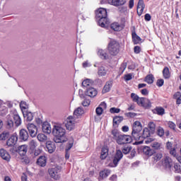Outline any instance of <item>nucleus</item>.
Instances as JSON below:
<instances>
[{
	"mask_svg": "<svg viewBox=\"0 0 181 181\" xmlns=\"http://www.w3.org/2000/svg\"><path fill=\"white\" fill-rule=\"evenodd\" d=\"M173 98H175L176 100V105H180L181 104V93L180 92H177L174 94Z\"/></svg>",
	"mask_w": 181,
	"mask_h": 181,
	"instance_id": "obj_32",
	"label": "nucleus"
},
{
	"mask_svg": "<svg viewBox=\"0 0 181 181\" xmlns=\"http://www.w3.org/2000/svg\"><path fill=\"white\" fill-rule=\"evenodd\" d=\"M9 138V132H4L0 134V141H6Z\"/></svg>",
	"mask_w": 181,
	"mask_h": 181,
	"instance_id": "obj_36",
	"label": "nucleus"
},
{
	"mask_svg": "<svg viewBox=\"0 0 181 181\" xmlns=\"http://www.w3.org/2000/svg\"><path fill=\"white\" fill-rule=\"evenodd\" d=\"M62 171V167L60 165H54L50 169L48 170L49 174L54 179V180H59L60 179V172Z\"/></svg>",
	"mask_w": 181,
	"mask_h": 181,
	"instance_id": "obj_6",
	"label": "nucleus"
},
{
	"mask_svg": "<svg viewBox=\"0 0 181 181\" xmlns=\"http://www.w3.org/2000/svg\"><path fill=\"white\" fill-rule=\"evenodd\" d=\"M163 83H165L163 79H158L157 81L156 84H157L158 87H162V86H163Z\"/></svg>",
	"mask_w": 181,
	"mask_h": 181,
	"instance_id": "obj_58",
	"label": "nucleus"
},
{
	"mask_svg": "<svg viewBox=\"0 0 181 181\" xmlns=\"http://www.w3.org/2000/svg\"><path fill=\"white\" fill-rule=\"evenodd\" d=\"M125 69H127V62H123L119 68V71L122 74L125 71Z\"/></svg>",
	"mask_w": 181,
	"mask_h": 181,
	"instance_id": "obj_52",
	"label": "nucleus"
},
{
	"mask_svg": "<svg viewBox=\"0 0 181 181\" xmlns=\"http://www.w3.org/2000/svg\"><path fill=\"white\" fill-rule=\"evenodd\" d=\"M90 100H84L83 102H82V105L83 107H88V105H90Z\"/></svg>",
	"mask_w": 181,
	"mask_h": 181,
	"instance_id": "obj_57",
	"label": "nucleus"
},
{
	"mask_svg": "<svg viewBox=\"0 0 181 181\" xmlns=\"http://www.w3.org/2000/svg\"><path fill=\"white\" fill-rule=\"evenodd\" d=\"M132 149V147H131L130 146H124L122 148V151L123 152V153L124 155H128V153L129 152H131V150Z\"/></svg>",
	"mask_w": 181,
	"mask_h": 181,
	"instance_id": "obj_37",
	"label": "nucleus"
},
{
	"mask_svg": "<svg viewBox=\"0 0 181 181\" xmlns=\"http://www.w3.org/2000/svg\"><path fill=\"white\" fill-rule=\"evenodd\" d=\"M42 132L45 134H51L52 133V127H50V124L49 122H45L42 124Z\"/></svg>",
	"mask_w": 181,
	"mask_h": 181,
	"instance_id": "obj_19",
	"label": "nucleus"
},
{
	"mask_svg": "<svg viewBox=\"0 0 181 181\" xmlns=\"http://www.w3.org/2000/svg\"><path fill=\"white\" fill-rule=\"evenodd\" d=\"M141 131H142V124H141V122H134L132 126V135L135 141H139V139H141L142 136L141 135Z\"/></svg>",
	"mask_w": 181,
	"mask_h": 181,
	"instance_id": "obj_3",
	"label": "nucleus"
},
{
	"mask_svg": "<svg viewBox=\"0 0 181 181\" xmlns=\"http://www.w3.org/2000/svg\"><path fill=\"white\" fill-rule=\"evenodd\" d=\"M131 98L134 103H136L138 105H141V107H151V103L149 100L145 98H139L138 95L136 93H131Z\"/></svg>",
	"mask_w": 181,
	"mask_h": 181,
	"instance_id": "obj_4",
	"label": "nucleus"
},
{
	"mask_svg": "<svg viewBox=\"0 0 181 181\" xmlns=\"http://www.w3.org/2000/svg\"><path fill=\"white\" fill-rule=\"evenodd\" d=\"M129 7L130 9H132L134 8V0H129Z\"/></svg>",
	"mask_w": 181,
	"mask_h": 181,
	"instance_id": "obj_64",
	"label": "nucleus"
},
{
	"mask_svg": "<svg viewBox=\"0 0 181 181\" xmlns=\"http://www.w3.org/2000/svg\"><path fill=\"white\" fill-rule=\"evenodd\" d=\"M23 114L27 121H32L33 119V113L30 112H23Z\"/></svg>",
	"mask_w": 181,
	"mask_h": 181,
	"instance_id": "obj_29",
	"label": "nucleus"
},
{
	"mask_svg": "<svg viewBox=\"0 0 181 181\" xmlns=\"http://www.w3.org/2000/svg\"><path fill=\"white\" fill-rule=\"evenodd\" d=\"M30 149H35L37 146V143L35 140H31L28 143Z\"/></svg>",
	"mask_w": 181,
	"mask_h": 181,
	"instance_id": "obj_45",
	"label": "nucleus"
},
{
	"mask_svg": "<svg viewBox=\"0 0 181 181\" xmlns=\"http://www.w3.org/2000/svg\"><path fill=\"white\" fill-rule=\"evenodd\" d=\"M108 51L112 56H117L119 53V43L115 40H112L108 45Z\"/></svg>",
	"mask_w": 181,
	"mask_h": 181,
	"instance_id": "obj_7",
	"label": "nucleus"
},
{
	"mask_svg": "<svg viewBox=\"0 0 181 181\" xmlns=\"http://www.w3.org/2000/svg\"><path fill=\"white\" fill-rule=\"evenodd\" d=\"M162 158H163V156L160 153H156L153 156L154 160H156V161L160 160Z\"/></svg>",
	"mask_w": 181,
	"mask_h": 181,
	"instance_id": "obj_48",
	"label": "nucleus"
},
{
	"mask_svg": "<svg viewBox=\"0 0 181 181\" xmlns=\"http://www.w3.org/2000/svg\"><path fill=\"white\" fill-rule=\"evenodd\" d=\"M29 139V134L28 133V131L25 129H22L20 130L19 133V139L21 141H23V142H26L28 139Z\"/></svg>",
	"mask_w": 181,
	"mask_h": 181,
	"instance_id": "obj_14",
	"label": "nucleus"
},
{
	"mask_svg": "<svg viewBox=\"0 0 181 181\" xmlns=\"http://www.w3.org/2000/svg\"><path fill=\"white\" fill-rule=\"evenodd\" d=\"M151 14L149 13H146L145 16H144V19L145 21H146L147 22H149V21H151Z\"/></svg>",
	"mask_w": 181,
	"mask_h": 181,
	"instance_id": "obj_60",
	"label": "nucleus"
},
{
	"mask_svg": "<svg viewBox=\"0 0 181 181\" xmlns=\"http://www.w3.org/2000/svg\"><path fill=\"white\" fill-rule=\"evenodd\" d=\"M163 166H165L166 169H170V168L173 166V160H172V158H170V157L165 156L164 158Z\"/></svg>",
	"mask_w": 181,
	"mask_h": 181,
	"instance_id": "obj_17",
	"label": "nucleus"
},
{
	"mask_svg": "<svg viewBox=\"0 0 181 181\" xmlns=\"http://www.w3.org/2000/svg\"><path fill=\"white\" fill-rule=\"evenodd\" d=\"M90 66H91V64H90L88 61H86L83 63V67H84V69H86V67H90Z\"/></svg>",
	"mask_w": 181,
	"mask_h": 181,
	"instance_id": "obj_62",
	"label": "nucleus"
},
{
	"mask_svg": "<svg viewBox=\"0 0 181 181\" xmlns=\"http://www.w3.org/2000/svg\"><path fill=\"white\" fill-rule=\"evenodd\" d=\"M91 83V80L86 79L82 82V86L83 87H88V86H90Z\"/></svg>",
	"mask_w": 181,
	"mask_h": 181,
	"instance_id": "obj_47",
	"label": "nucleus"
},
{
	"mask_svg": "<svg viewBox=\"0 0 181 181\" xmlns=\"http://www.w3.org/2000/svg\"><path fill=\"white\" fill-rule=\"evenodd\" d=\"M76 124V119L73 116H69L67 117L65 127L68 131H72L74 129V125Z\"/></svg>",
	"mask_w": 181,
	"mask_h": 181,
	"instance_id": "obj_10",
	"label": "nucleus"
},
{
	"mask_svg": "<svg viewBox=\"0 0 181 181\" xmlns=\"http://www.w3.org/2000/svg\"><path fill=\"white\" fill-rule=\"evenodd\" d=\"M13 124H15L16 127H19V125L22 124V119L19 115L15 114L13 116L8 117L7 126L8 128H12V127H13Z\"/></svg>",
	"mask_w": 181,
	"mask_h": 181,
	"instance_id": "obj_5",
	"label": "nucleus"
},
{
	"mask_svg": "<svg viewBox=\"0 0 181 181\" xmlns=\"http://www.w3.org/2000/svg\"><path fill=\"white\" fill-rule=\"evenodd\" d=\"M98 74L101 77L105 76L107 74V69L104 66H100L98 69Z\"/></svg>",
	"mask_w": 181,
	"mask_h": 181,
	"instance_id": "obj_35",
	"label": "nucleus"
},
{
	"mask_svg": "<svg viewBox=\"0 0 181 181\" xmlns=\"http://www.w3.org/2000/svg\"><path fill=\"white\" fill-rule=\"evenodd\" d=\"M112 134L113 135V138L115 139V141H117L118 138H119L121 135L119 132H118L117 129L112 130Z\"/></svg>",
	"mask_w": 181,
	"mask_h": 181,
	"instance_id": "obj_44",
	"label": "nucleus"
},
{
	"mask_svg": "<svg viewBox=\"0 0 181 181\" xmlns=\"http://www.w3.org/2000/svg\"><path fill=\"white\" fill-rule=\"evenodd\" d=\"M134 77V75L132 74H128L124 75V80L125 81H129L130 80H132Z\"/></svg>",
	"mask_w": 181,
	"mask_h": 181,
	"instance_id": "obj_51",
	"label": "nucleus"
},
{
	"mask_svg": "<svg viewBox=\"0 0 181 181\" xmlns=\"http://www.w3.org/2000/svg\"><path fill=\"white\" fill-rule=\"evenodd\" d=\"M98 54L100 57V59H103L104 60L108 59V54H107V52L103 49H99Z\"/></svg>",
	"mask_w": 181,
	"mask_h": 181,
	"instance_id": "obj_31",
	"label": "nucleus"
},
{
	"mask_svg": "<svg viewBox=\"0 0 181 181\" xmlns=\"http://www.w3.org/2000/svg\"><path fill=\"white\" fill-rule=\"evenodd\" d=\"M174 169H175V173H181V168H180V165L179 164L175 163L174 165Z\"/></svg>",
	"mask_w": 181,
	"mask_h": 181,
	"instance_id": "obj_50",
	"label": "nucleus"
},
{
	"mask_svg": "<svg viewBox=\"0 0 181 181\" xmlns=\"http://www.w3.org/2000/svg\"><path fill=\"white\" fill-rule=\"evenodd\" d=\"M110 173H111V171L110 170L101 171L100 173V177H102V179H104V177H107L108 175H110Z\"/></svg>",
	"mask_w": 181,
	"mask_h": 181,
	"instance_id": "obj_42",
	"label": "nucleus"
},
{
	"mask_svg": "<svg viewBox=\"0 0 181 181\" xmlns=\"http://www.w3.org/2000/svg\"><path fill=\"white\" fill-rule=\"evenodd\" d=\"M46 156H41L37 160V164L39 165V166H42V168L46 166Z\"/></svg>",
	"mask_w": 181,
	"mask_h": 181,
	"instance_id": "obj_23",
	"label": "nucleus"
},
{
	"mask_svg": "<svg viewBox=\"0 0 181 181\" xmlns=\"http://www.w3.org/2000/svg\"><path fill=\"white\" fill-rule=\"evenodd\" d=\"M136 9L139 16H141L144 13V9H145V3L144 2V0H139Z\"/></svg>",
	"mask_w": 181,
	"mask_h": 181,
	"instance_id": "obj_16",
	"label": "nucleus"
},
{
	"mask_svg": "<svg viewBox=\"0 0 181 181\" xmlns=\"http://www.w3.org/2000/svg\"><path fill=\"white\" fill-rule=\"evenodd\" d=\"M132 36L133 43L134 45H139V43H141V37L138 36V35H136V33L133 32L132 33Z\"/></svg>",
	"mask_w": 181,
	"mask_h": 181,
	"instance_id": "obj_25",
	"label": "nucleus"
},
{
	"mask_svg": "<svg viewBox=\"0 0 181 181\" xmlns=\"http://www.w3.org/2000/svg\"><path fill=\"white\" fill-rule=\"evenodd\" d=\"M151 146L154 148V149H159L160 148V143L153 142L151 144Z\"/></svg>",
	"mask_w": 181,
	"mask_h": 181,
	"instance_id": "obj_53",
	"label": "nucleus"
},
{
	"mask_svg": "<svg viewBox=\"0 0 181 181\" xmlns=\"http://www.w3.org/2000/svg\"><path fill=\"white\" fill-rule=\"evenodd\" d=\"M18 134L13 133L6 141L7 146H15V144L18 143Z\"/></svg>",
	"mask_w": 181,
	"mask_h": 181,
	"instance_id": "obj_13",
	"label": "nucleus"
},
{
	"mask_svg": "<svg viewBox=\"0 0 181 181\" xmlns=\"http://www.w3.org/2000/svg\"><path fill=\"white\" fill-rule=\"evenodd\" d=\"M119 145H124V144H131L132 142V137L129 135L120 134V136L116 140Z\"/></svg>",
	"mask_w": 181,
	"mask_h": 181,
	"instance_id": "obj_9",
	"label": "nucleus"
},
{
	"mask_svg": "<svg viewBox=\"0 0 181 181\" xmlns=\"http://www.w3.org/2000/svg\"><path fill=\"white\" fill-rule=\"evenodd\" d=\"M157 134L158 135V136H163V135H165V130H163V128L158 127L157 129Z\"/></svg>",
	"mask_w": 181,
	"mask_h": 181,
	"instance_id": "obj_46",
	"label": "nucleus"
},
{
	"mask_svg": "<svg viewBox=\"0 0 181 181\" xmlns=\"http://www.w3.org/2000/svg\"><path fill=\"white\" fill-rule=\"evenodd\" d=\"M170 153L173 156H174V158H176V159L178 160V162H180L181 158L177 156V153H176V149H175V148H171V149L170 150Z\"/></svg>",
	"mask_w": 181,
	"mask_h": 181,
	"instance_id": "obj_39",
	"label": "nucleus"
},
{
	"mask_svg": "<svg viewBox=\"0 0 181 181\" xmlns=\"http://www.w3.org/2000/svg\"><path fill=\"white\" fill-rule=\"evenodd\" d=\"M111 87H112V81H107L102 90L103 94H105V93H108L111 90Z\"/></svg>",
	"mask_w": 181,
	"mask_h": 181,
	"instance_id": "obj_21",
	"label": "nucleus"
},
{
	"mask_svg": "<svg viewBox=\"0 0 181 181\" xmlns=\"http://www.w3.org/2000/svg\"><path fill=\"white\" fill-rule=\"evenodd\" d=\"M153 114H157L158 115H163L165 114V109L163 107H156L153 110Z\"/></svg>",
	"mask_w": 181,
	"mask_h": 181,
	"instance_id": "obj_33",
	"label": "nucleus"
},
{
	"mask_svg": "<svg viewBox=\"0 0 181 181\" xmlns=\"http://www.w3.org/2000/svg\"><path fill=\"white\" fill-rule=\"evenodd\" d=\"M84 114V109L83 107H78L76 108L74 112V116L76 118H80L81 115H83Z\"/></svg>",
	"mask_w": 181,
	"mask_h": 181,
	"instance_id": "obj_22",
	"label": "nucleus"
},
{
	"mask_svg": "<svg viewBox=\"0 0 181 181\" xmlns=\"http://www.w3.org/2000/svg\"><path fill=\"white\" fill-rule=\"evenodd\" d=\"M52 134L55 136L54 141L56 144H64V142H67V139L66 138V129L61 125H54Z\"/></svg>",
	"mask_w": 181,
	"mask_h": 181,
	"instance_id": "obj_1",
	"label": "nucleus"
},
{
	"mask_svg": "<svg viewBox=\"0 0 181 181\" xmlns=\"http://www.w3.org/2000/svg\"><path fill=\"white\" fill-rule=\"evenodd\" d=\"M28 153V146L27 145H22L18 147V153L22 156H25Z\"/></svg>",
	"mask_w": 181,
	"mask_h": 181,
	"instance_id": "obj_24",
	"label": "nucleus"
},
{
	"mask_svg": "<svg viewBox=\"0 0 181 181\" xmlns=\"http://www.w3.org/2000/svg\"><path fill=\"white\" fill-rule=\"evenodd\" d=\"M124 155L122 154V151L121 150H117L115 155L113 157L112 163L109 164L110 168H117L118 165V162L122 159Z\"/></svg>",
	"mask_w": 181,
	"mask_h": 181,
	"instance_id": "obj_8",
	"label": "nucleus"
},
{
	"mask_svg": "<svg viewBox=\"0 0 181 181\" xmlns=\"http://www.w3.org/2000/svg\"><path fill=\"white\" fill-rule=\"evenodd\" d=\"M124 118L122 117H115L113 118V125L115 127V125H118Z\"/></svg>",
	"mask_w": 181,
	"mask_h": 181,
	"instance_id": "obj_40",
	"label": "nucleus"
},
{
	"mask_svg": "<svg viewBox=\"0 0 181 181\" xmlns=\"http://www.w3.org/2000/svg\"><path fill=\"white\" fill-rule=\"evenodd\" d=\"M168 125L169 128H170V129H173V131H175V129H176V124L173 122H168Z\"/></svg>",
	"mask_w": 181,
	"mask_h": 181,
	"instance_id": "obj_54",
	"label": "nucleus"
},
{
	"mask_svg": "<svg viewBox=\"0 0 181 181\" xmlns=\"http://www.w3.org/2000/svg\"><path fill=\"white\" fill-rule=\"evenodd\" d=\"M120 111L121 110L117 107H112L110 109V112H111V114H118Z\"/></svg>",
	"mask_w": 181,
	"mask_h": 181,
	"instance_id": "obj_49",
	"label": "nucleus"
},
{
	"mask_svg": "<svg viewBox=\"0 0 181 181\" xmlns=\"http://www.w3.org/2000/svg\"><path fill=\"white\" fill-rule=\"evenodd\" d=\"M163 74L164 78H170V72H169V68L165 67L163 71Z\"/></svg>",
	"mask_w": 181,
	"mask_h": 181,
	"instance_id": "obj_38",
	"label": "nucleus"
},
{
	"mask_svg": "<svg viewBox=\"0 0 181 181\" xmlns=\"http://www.w3.org/2000/svg\"><path fill=\"white\" fill-rule=\"evenodd\" d=\"M111 29L115 30V32H118L119 30H122V25H119L118 23H113L110 25Z\"/></svg>",
	"mask_w": 181,
	"mask_h": 181,
	"instance_id": "obj_26",
	"label": "nucleus"
},
{
	"mask_svg": "<svg viewBox=\"0 0 181 181\" xmlns=\"http://www.w3.org/2000/svg\"><path fill=\"white\" fill-rule=\"evenodd\" d=\"M108 156V147L104 146L102 148L100 158L104 160Z\"/></svg>",
	"mask_w": 181,
	"mask_h": 181,
	"instance_id": "obj_27",
	"label": "nucleus"
},
{
	"mask_svg": "<svg viewBox=\"0 0 181 181\" xmlns=\"http://www.w3.org/2000/svg\"><path fill=\"white\" fill-rule=\"evenodd\" d=\"M99 107H100V108H102V110H106L107 109V103H105V102H102Z\"/></svg>",
	"mask_w": 181,
	"mask_h": 181,
	"instance_id": "obj_59",
	"label": "nucleus"
},
{
	"mask_svg": "<svg viewBox=\"0 0 181 181\" xmlns=\"http://www.w3.org/2000/svg\"><path fill=\"white\" fill-rule=\"evenodd\" d=\"M134 53L136 54L141 53V47H139V46L134 47Z\"/></svg>",
	"mask_w": 181,
	"mask_h": 181,
	"instance_id": "obj_61",
	"label": "nucleus"
},
{
	"mask_svg": "<svg viewBox=\"0 0 181 181\" xmlns=\"http://www.w3.org/2000/svg\"><path fill=\"white\" fill-rule=\"evenodd\" d=\"M96 21L101 28H108L110 20L107 18V9L100 8L95 11Z\"/></svg>",
	"mask_w": 181,
	"mask_h": 181,
	"instance_id": "obj_2",
	"label": "nucleus"
},
{
	"mask_svg": "<svg viewBox=\"0 0 181 181\" xmlns=\"http://www.w3.org/2000/svg\"><path fill=\"white\" fill-rule=\"evenodd\" d=\"M141 93L143 95H148L149 92L148 91V89L144 88L141 90Z\"/></svg>",
	"mask_w": 181,
	"mask_h": 181,
	"instance_id": "obj_63",
	"label": "nucleus"
},
{
	"mask_svg": "<svg viewBox=\"0 0 181 181\" xmlns=\"http://www.w3.org/2000/svg\"><path fill=\"white\" fill-rule=\"evenodd\" d=\"M103 111H104L101 107L98 106L96 110H95V112L97 114V115L100 116L103 115Z\"/></svg>",
	"mask_w": 181,
	"mask_h": 181,
	"instance_id": "obj_55",
	"label": "nucleus"
},
{
	"mask_svg": "<svg viewBox=\"0 0 181 181\" xmlns=\"http://www.w3.org/2000/svg\"><path fill=\"white\" fill-rule=\"evenodd\" d=\"M86 95L88 97H90L91 98H94L95 95H97V90L94 88H89L86 90Z\"/></svg>",
	"mask_w": 181,
	"mask_h": 181,
	"instance_id": "obj_20",
	"label": "nucleus"
},
{
	"mask_svg": "<svg viewBox=\"0 0 181 181\" xmlns=\"http://www.w3.org/2000/svg\"><path fill=\"white\" fill-rule=\"evenodd\" d=\"M37 138L40 142H46V141H47V136L44 134H39Z\"/></svg>",
	"mask_w": 181,
	"mask_h": 181,
	"instance_id": "obj_34",
	"label": "nucleus"
},
{
	"mask_svg": "<svg viewBox=\"0 0 181 181\" xmlns=\"http://www.w3.org/2000/svg\"><path fill=\"white\" fill-rule=\"evenodd\" d=\"M46 148L49 152V153H53L54 151H56V146H54V143L51 141H47L46 143Z\"/></svg>",
	"mask_w": 181,
	"mask_h": 181,
	"instance_id": "obj_18",
	"label": "nucleus"
},
{
	"mask_svg": "<svg viewBox=\"0 0 181 181\" xmlns=\"http://www.w3.org/2000/svg\"><path fill=\"white\" fill-rule=\"evenodd\" d=\"M0 156L4 160H6L7 162L11 160V155H9V153L4 148L0 149Z\"/></svg>",
	"mask_w": 181,
	"mask_h": 181,
	"instance_id": "obj_15",
	"label": "nucleus"
},
{
	"mask_svg": "<svg viewBox=\"0 0 181 181\" xmlns=\"http://www.w3.org/2000/svg\"><path fill=\"white\" fill-rule=\"evenodd\" d=\"M27 129H28L29 134L32 138H35L36 135H37V127L34 124H28Z\"/></svg>",
	"mask_w": 181,
	"mask_h": 181,
	"instance_id": "obj_11",
	"label": "nucleus"
},
{
	"mask_svg": "<svg viewBox=\"0 0 181 181\" xmlns=\"http://www.w3.org/2000/svg\"><path fill=\"white\" fill-rule=\"evenodd\" d=\"M143 152L145 155H148V156H152L153 155V150L151 149V147L146 146L143 148Z\"/></svg>",
	"mask_w": 181,
	"mask_h": 181,
	"instance_id": "obj_30",
	"label": "nucleus"
},
{
	"mask_svg": "<svg viewBox=\"0 0 181 181\" xmlns=\"http://www.w3.org/2000/svg\"><path fill=\"white\" fill-rule=\"evenodd\" d=\"M107 1L108 4L113 5L114 6H121L125 5L127 2V0H102L101 4H105Z\"/></svg>",
	"mask_w": 181,
	"mask_h": 181,
	"instance_id": "obj_12",
	"label": "nucleus"
},
{
	"mask_svg": "<svg viewBox=\"0 0 181 181\" xmlns=\"http://www.w3.org/2000/svg\"><path fill=\"white\" fill-rule=\"evenodd\" d=\"M20 107L21 108L22 112H25V111H23V110H28V108H29V106L28 105V104H26V102L21 101L20 103Z\"/></svg>",
	"mask_w": 181,
	"mask_h": 181,
	"instance_id": "obj_41",
	"label": "nucleus"
},
{
	"mask_svg": "<svg viewBox=\"0 0 181 181\" xmlns=\"http://www.w3.org/2000/svg\"><path fill=\"white\" fill-rule=\"evenodd\" d=\"M145 81L148 84H152L153 83V75H148L145 78Z\"/></svg>",
	"mask_w": 181,
	"mask_h": 181,
	"instance_id": "obj_43",
	"label": "nucleus"
},
{
	"mask_svg": "<svg viewBox=\"0 0 181 181\" xmlns=\"http://www.w3.org/2000/svg\"><path fill=\"white\" fill-rule=\"evenodd\" d=\"M156 125L155 123L150 122L148 123V128L151 129V131H155V128H156Z\"/></svg>",
	"mask_w": 181,
	"mask_h": 181,
	"instance_id": "obj_56",
	"label": "nucleus"
},
{
	"mask_svg": "<svg viewBox=\"0 0 181 181\" xmlns=\"http://www.w3.org/2000/svg\"><path fill=\"white\" fill-rule=\"evenodd\" d=\"M141 139H146V138H149L151 136V132H149V129L144 128L142 134H141Z\"/></svg>",
	"mask_w": 181,
	"mask_h": 181,
	"instance_id": "obj_28",
	"label": "nucleus"
}]
</instances>
